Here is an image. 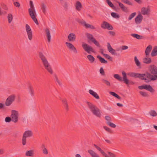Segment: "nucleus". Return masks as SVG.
<instances>
[{
    "mask_svg": "<svg viewBox=\"0 0 157 157\" xmlns=\"http://www.w3.org/2000/svg\"><path fill=\"white\" fill-rule=\"evenodd\" d=\"M16 96L15 95L13 94L9 96L6 99L5 105L7 106L10 105L14 101Z\"/></svg>",
    "mask_w": 157,
    "mask_h": 157,
    "instance_id": "obj_7",
    "label": "nucleus"
},
{
    "mask_svg": "<svg viewBox=\"0 0 157 157\" xmlns=\"http://www.w3.org/2000/svg\"><path fill=\"white\" fill-rule=\"evenodd\" d=\"M149 12V10L148 8L143 7L141 9V12L144 15H148Z\"/></svg>",
    "mask_w": 157,
    "mask_h": 157,
    "instance_id": "obj_28",
    "label": "nucleus"
},
{
    "mask_svg": "<svg viewBox=\"0 0 157 157\" xmlns=\"http://www.w3.org/2000/svg\"><path fill=\"white\" fill-rule=\"evenodd\" d=\"M101 27L103 29H107L109 30H112L113 29V26L108 22L105 21L103 22L101 25Z\"/></svg>",
    "mask_w": 157,
    "mask_h": 157,
    "instance_id": "obj_12",
    "label": "nucleus"
},
{
    "mask_svg": "<svg viewBox=\"0 0 157 157\" xmlns=\"http://www.w3.org/2000/svg\"><path fill=\"white\" fill-rule=\"evenodd\" d=\"M30 8L29 9H31L32 10L35 9L33 2L31 1H30Z\"/></svg>",
    "mask_w": 157,
    "mask_h": 157,
    "instance_id": "obj_55",
    "label": "nucleus"
},
{
    "mask_svg": "<svg viewBox=\"0 0 157 157\" xmlns=\"http://www.w3.org/2000/svg\"><path fill=\"white\" fill-rule=\"evenodd\" d=\"M28 12L29 16L35 23L37 25L39 24L36 18V14L35 9H29Z\"/></svg>",
    "mask_w": 157,
    "mask_h": 157,
    "instance_id": "obj_4",
    "label": "nucleus"
},
{
    "mask_svg": "<svg viewBox=\"0 0 157 157\" xmlns=\"http://www.w3.org/2000/svg\"><path fill=\"white\" fill-rule=\"evenodd\" d=\"M61 101L63 103V104L66 110L67 111L68 110V105L67 102V101L65 98L62 99L61 100Z\"/></svg>",
    "mask_w": 157,
    "mask_h": 157,
    "instance_id": "obj_27",
    "label": "nucleus"
},
{
    "mask_svg": "<svg viewBox=\"0 0 157 157\" xmlns=\"http://www.w3.org/2000/svg\"><path fill=\"white\" fill-rule=\"evenodd\" d=\"M14 4L17 7H19L20 6V4L18 2H14Z\"/></svg>",
    "mask_w": 157,
    "mask_h": 157,
    "instance_id": "obj_61",
    "label": "nucleus"
},
{
    "mask_svg": "<svg viewBox=\"0 0 157 157\" xmlns=\"http://www.w3.org/2000/svg\"><path fill=\"white\" fill-rule=\"evenodd\" d=\"M65 44L67 47L70 49L72 50L75 53L77 54V51L76 48L72 44L69 42H66Z\"/></svg>",
    "mask_w": 157,
    "mask_h": 157,
    "instance_id": "obj_15",
    "label": "nucleus"
},
{
    "mask_svg": "<svg viewBox=\"0 0 157 157\" xmlns=\"http://www.w3.org/2000/svg\"><path fill=\"white\" fill-rule=\"evenodd\" d=\"M111 53L112 55H117V53L116 52V51L115 50L113 49V50L111 51V52H110Z\"/></svg>",
    "mask_w": 157,
    "mask_h": 157,
    "instance_id": "obj_62",
    "label": "nucleus"
},
{
    "mask_svg": "<svg viewBox=\"0 0 157 157\" xmlns=\"http://www.w3.org/2000/svg\"><path fill=\"white\" fill-rule=\"evenodd\" d=\"M86 103L88 107L93 114L97 117H100L101 114L99 109L91 103L87 101Z\"/></svg>",
    "mask_w": 157,
    "mask_h": 157,
    "instance_id": "obj_2",
    "label": "nucleus"
},
{
    "mask_svg": "<svg viewBox=\"0 0 157 157\" xmlns=\"http://www.w3.org/2000/svg\"><path fill=\"white\" fill-rule=\"evenodd\" d=\"M143 18V16L141 14L138 15L135 18V21L136 24H140L141 23Z\"/></svg>",
    "mask_w": 157,
    "mask_h": 157,
    "instance_id": "obj_17",
    "label": "nucleus"
},
{
    "mask_svg": "<svg viewBox=\"0 0 157 157\" xmlns=\"http://www.w3.org/2000/svg\"><path fill=\"white\" fill-rule=\"evenodd\" d=\"M109 33L112 36H114L115 35V33L113 31H109Z\"/></svg>",
    "mask_w": 157,
    "mask_h": 157,
    "instance_id": "obj_63",
    "label": "nucleus"
},
{
    "mask_svg": "<svg viewBox=\"0 0 157 157\" xmlns=\"http://www.w3.org/2000/svg\"><path fill=\"white\" fill-rule=\"evenodd\" d=\"M104 56L106 57V58L108 59H109L111 61H112L113 58H112L109 55L107 54H104Z\"/></svg>",
    "mask_w": 157,
    "mask_h": 157,
    "instance_id": "obj_52",
    "label": "nucleus"
},
{
    "mask_svg": "<svg viewBox=\"0 0 157 157\" xmlns=\"http://www.w3.org/2000/svg\"><path fill=\"white\" fill-rule=\"evenodd\" d=\"M122 74L123 78V81L127 85H133L134 84V82H133L129 81V80L127 78L126 74L125 72L124 71H122Z\"/></svg>",
    "mask_w": 157,
    "mask_h": 157,
    "instance_id": "obj_13",
    "label": "nucleus"
},
{
    "mask_svg": "<svg viewBox=\"0 0 157 157\" xmlns=\"http://www.w3.org/2000/svg\"><path fill=\"white\" fill-rule=\"evenodd\" d=\"M102 81L105 83L107 86H110V82L108 80L104 79H102Z\"/></svg>",
    "mask_w": 157,
    "mask_h": 157,
    "instance_id": "obj_46",
    "label": "nucleus"
},
{
    "mask_svg": "<svg viewBox=\"0 0 157 157\" xmlns=\"http://www.w3.org/2000/svg\"><path fill=\"white\" fill-rule=\"evenodd\" d=\"M107 124L110 127L113 128H115L116 126V125L115 124L112 123L111 121L110 122H108Z\"/></svg>",
    "mask_w": 157,
    "mask_h": 157,
    "instance_id": "obj_45",
    "label": "nucleus"
},
{
    "mask_svg": "<svg viewBox=\"0 0 157 157\" xmlns=\"http://www.w3.org/2000/svg\"><path fill=\"white\" fill-rule=\"evenodd\" d=\"M148 69L150 73L147 72L144 74L145 82L147 83L157 79V67L154 65H151Z\"/></svg>",
    "mask_w": 157,
    "mask_h": 157,
    "instance_id": "obj_1",
    "label": "nucleus"
},
{
    "mask_svg": "<svg viewBox=\"0 0 157 157\" xmlns=\"http://www.w3.org/2000/svg\"><path fill=\"white\" fill-rule=\"evenodd\" d=\"M127 75L130 77L135 78H138L142 80L145 81L144 75V74H140L134 72H129L127 74Z\"/></svg>",
    "mask_w": 157,
    "mask_h": 157,
    "instance_id": "obj_5",
    "label": "nucleus"
},
{
    "mask_svg": "<svg viewBox=\"0 0 157 157\" xmlns=\"http://www.w3.org/2000/svg\"><path fill=\"white\" fill-rule=\"evenodd\" d=\"M106 2L110 7L115 10V7L110 0H106Z\"/></svg>",
    "mask_w": 157,
    "mask_h": 157,
    "instance_id": "obj_42",
    "label": "nucleus"
},
{
    "mask_svg": "<svg viewBox=\"0 0 157 157\" xmlns=\"http://www.w3.org/2000/svg\"><path fill=\"white\" fill-rule=\"evenodd\" d=\"M134 61L137 66L138 67L140 66V63L136 56L134 57Z\"/></svg>",
    "mask_w": 157,
    "mask_h": 157,
    "instance_id": "obj_44",
    "label": "nucleus"
},
{
    "mask_svg": "<svg viewBox=\"0 0 157 157\" xmlns=\"http://www.w3.org/2000/svg\"><path fill=\"white\" fill-rule=\"evenodd\" d=\"M86 36L88 39L93 43L96 46L100 47V45L99 42L96 40L92 34L89 33H86Z\"/></svg>",
    "mask_w": 157,
    "mask_h": 157,
    "instance_id": "obj_9",
    "label": "nucleus"
},
{
    "mask_svg": "<svg viewBox=\"0 0 157 157\" xmlns=\"http://www.w3.org/2000/svg\"><path fill=\"white\" fill-rule=\"evenodd\" d=\"M11 121H12L11 117H7L5 118V121L6 122H10Z\"/></svg>",
    "mask_w": 157,
    "mask_h": 157,
    "instance_id": "obj_53",
    "label": "nucleus"
},
{
    "mask_svg": "<svg viewBox=\"0 0 157 157\" xmlns=\"http://www.w3.org/2000/svg\"><path fill=\"white\" fill-rule=\"evenodd\" d=\"M88 152L91 157H101L98 154L92 150H88Z\"/></svg>",
    "mask_w": 157,
    "mask_h": 157,
    "instance_id": "obj_22",
    "label": "nucleus"
},
{
    "mask_svg": "<svg viewBox=\"0 0 157 157\" xmlns=\"http://www.w3.org/2000/svg\"><path fill=\"white\" fill-rule=\"evenodd\" d=\"M7 19L8 23H10L13 20V16L12 14L9 13L8 14Z\"/></svg>",
    "mask_w": 157,
    "mask_h": 157,
    "instance_id": "obj_37",
    "label": "nucleus"
},
{
    "mask_svg": "<svg viewBox=\"0 0 157 157\" xmlns=\"http://www.w3.org/2000/svg\"><path fill=\"white\" fill-rule=\"evenodd\" d=\"M131 36L139 40L142 39L143 38L142 36L136 34H131Z\"/></svg>",
    "mask_w": 157,
    "mask_h": 157,
    "instance_id": "obj_35",
    "label": "nucleus"
},
{
    "mask_svg": "<svg viewBox=\"0 0 157 157\" xmlns=\"http://www.w3.org/2000/svg\"><path fill=\"white\" fill-rule=\"evenodd\" d=\"M46 32V36L48 39V42L50 43L51 40V36L50 34V32L48 28H46L45 29Z\"/></svg>",
    "mask_w": 157,
    "mask_h": 157,
    "instance_id": "obj_19",
    "label": "nucleus"
},
{
    "mask_svg": "<svg viewBox=\"0 0 157 157\" xmlns=\"http://www.w3.org/2000/svg\"><path fill=\"white\" fill-rule=\"evenodd\" d=\"M41 148L42 150V152L45 155H47L48 154V151L46 148L45 145L42 144L41 146Z\"/></svg>",
    "mask_w": 157,
    "mask_h": 157,
    "instance_id": "obj_29",
    "label": "nucleus"
},
{
    "mask_svg": "<svg viewBox=\"0 0 157 157\" xmlns=\"http://www.w3.org/2000/svg\"><path fill=\"white\" fill-rule=\"evenodd\" d=\"M105 119L106 121V123L107 124L108 122H110L111 121V118L108 116H106L105 117Z\"/></svg>",
    "mask_w": 157,
    "mask_h": 157,
    "instance_id": "obj_48",
    "label": "nucleus"
},
{
    "mask_svg": "<svg viewBox=\"0 0 157 157\" xmlns=\"http://www.w3.org/2000/svg\"><path fill=\"white\" fill-rule=\"evenodd\" d=\"M94 146L99 151H100V153L103 155L105 153L103 150H102L101 148L97 146L96 144L94 145Z\"/></svg>",
    "mask_w": 157,
    "mask_h": 157,
    "instance_id": "obj_41",
    "label": "nucleus"
},
{
    "mask_svg": "<svg viewBox=\"0 0 157 157\" xmlns=\"http://www.w3.org/2000/svg\"><path fill=\"white\" fill-rule=\"evenodd\" d=\"M151 62V59L150 58L147 57H145L143 59V62L144 63L149 64Z\"/></svg>",
    "mask_w": 157,
    "mask_h": 157,
    "instance_id": "obj_32",
    "label": "nucleus"
},
{
    "mask_svg": "<svg viewBox=\"0 0 157 157\" xmlns=\"http://www.w3.org/2000/svg\"><path fill=\"white\" fill-rule=\"evenodd\" d=\"M89 91L90 94L92 95L96 99H99L100 98L99 97L98 94L96 92H94L92 90H90Z\"/></svg>",
    "mask_w": 157,
    "mask_h": 157,
    "instance_id": "obj_24",
    "label": "nucleus"
},
{
    "mask_svg": "<svg viewBox=\"0 0 157 157\" xmlns=\"http://www.w3.org/2000/svg\"><path fill=\"white\" fill-rule=\"evenodd\" d=\"M82 47L84 50L89 54H90L91 52L93 53L95 52L92 47L86 43L82 44Z\"/></svg>",
    "mask_w": 157,
    "mask_h": 157,
    "instance_id": "obj_8",
    "label": "nucleus"
},
{
    "mask_svg": "<svg viewBox=\"0 0 157 157\" xmlns=\"http://www.w3.org/2000/svg\"><path fill=\"white\" fill-rule=\"evenodd\" d=\"M109 94H110L112 95V96L115 97L116 98L118 95L117 94H116L114 92H110Z\"/></svg>",
    "mask_w": 157,
    "mask_h": 157,
    "instance_id": "obj_57",
    "label": "nucleus"
},
{
    "mask_svg": "<svg viewBox=\"0 0 157 157\" xmlns=\"http://www.w3.org/2000/svg\"><path fill=\"white\" fill-rule=\"evenodd\" d=\"M75 6L76 10L78 11H80L82 8V4L79 1H77L76 2Z\"/></svg>",
    "mask_w": 157,
    "mask_h": 157,
    "instance_id": "obj_25",
    "label": "nucleus"
},
{
    "mask_svg": "<svg viewBox=\"0 0 157 157\" xmlns=\"http://www.w3.org/2000/svg\"><path fill=\"white\" fill-rule=\"evenodd\" d=\"M4 106V104L0 103V109H2L3 108Z\"/></svg>",
    "mask_w": 157,
    "mask_h": 157,
    "instance_id": "obj_64",
    "label": "nucleus"
},
{
    "mask_svg": "<svg viewBox=\"0 0 157 157\" xmlns=\"http://www.w3.org/2000/svg\"><path fill=\"white\" fill-rule=\"evenodd\" d=\"M151 55L152 57L157 55V46L154 47L151 53Z\"/></svg>",
    "mask_w": 157,
    "mask_h": 157,
    "instance_id": "obj_30",
    "label": "nucleus"
},
{
    "mask_svg": "<svg viewBox=\"0 0 157 157\" xmlns=\"http://www.w3.org/2000/svg\"><path fill=\"white\" fill-rule=\"evenodd\" d=\"M87 57L88 59L90 61V63H93L94 61L95 58L91 55H88V56H87Z\"/></svg>",
    "mask_w": 157,
    "mask_h": 157,
    "instance_id": "obj_33",
    "label": "nucleus"
},
{
    "mask_svg": "<svg viewBox=\"0 0 157 157\" xmlns=\"http://www.w3.org/2000/svg\"><path fill=\"white\" fill-rule=\"evenodd\" d=\"M76 21L79 23L81 24V25L85 26L86 28H90V25L86 23V22L83 20L77 19Z\"/></svg>",
    "mask_w": 157,
    "mask_h": 157,
    "instance_id": "obj_16",
    "label": "nucleus"
},
{
    "mask_svg": "<svg viewBox=\"0 0 157 157\" xmlns=\"http://www.w3.org/2000/svg\"><path fill=\"white\" fill-rule=\"evenodd\" d=\"M123 2L130 5H132V3L128 0H122Z\"/></svg>",
    "mask_w": 157,
    "mask_h": 157,
    "instance_id": "obj_51",
    "label": "nucleus"
},
{
    "mask_svg": "<svg viewBox=\"0 0 157 157\" xmlns=\"http://www.w3.org/2000/svg\"><path fill=\"white\" fill-rule=\"evenodd\" d=\"M107 44L108 50L109 52H111V51L113 50V48H112L109 43H107Z\"/></svg>",
    "mask_w": 157,
    "mask_h": 157,
    "instance_id": "obj_50",
    "label": "nucleus"
},
{
    "mask_svg": "<svg viewBox=\"0 0 157 157\" xmlns=\"http://www.w3.org/2000/svg\"><path fill=\"white\" fill-rule=\"evenodd\" d=\"M45 68L51 74H53V71L49 63L44 65Z\"/></svg>",
    "mask_w": 157,
    "mask_h": 157,
    "instance_id": "obj_23",
    "label": "nucleus"
},
{
    "mask_svg": "<svg viewBox=\"0 0 157 157\" xmlns=\"http://www.w3.org/2000/svg\"><path fill=\"white\" fill-rule=\"evenodd\" d=\"M136 12H134L132 13L131 14H130L128 18V20H131L134 16L136 15Z\"/></svg>",
    "mask_w": 157,
    "mask_h": 157,
    "instance_id": "obj_47",
    "label": "nucleus"
},
{
    "mask_svg": "<svg viewBox=\"0 0 157 157\" xmlns=\"http://www.w3.org/2000/svg\"><path fill=\"white\" fill-rule=\"evenodd\" d=\"M140 94L143 97H147L148 96V94L147 93L143 91H140Z\"/></svg>",
    "mask_w": 157,
    "mask_h": 157,
    "instance_id": "obj_49",
    "label": "nucleus"
},
{
    "mask_svg": "<svg viewBox=\"0 0 157 157\" xmlns=\"http://www.w3.org/2000/svg\"><path fill=\"white\" fill-rule=\"evenodd\" d=\"M109 94H110L112 95V96L115 97L116 98L118 95L117 94H116L114 92H110Z\"/></svg>",
    "mask_w": 157,
    "mask_h": 157,
    "instance_id": "obj_58",
    "label": "nucleus"
},
{
    "mask_svg": "<svg viewBox=\"0 0 157 157\" xmlns=\"http://www.w3.org/2000/svg\"><path fill=\"white\" fill-rule=\"evenodd\" d=\"M117 2L118 3L120 7L121 8L123 11L125 12H127L128 11V10L127 7L124 6V5L122 3L118 1H117Z\"/></svg>",
    "mask_w": 157,
    "mask_h": 157,
    "instance_id": "obj_20",
    "label": "nucleus"
},
{
    "mask_svg": "<svg viewBox=\"0 0 157 157\" xmlns=\"http://www.w3.org/2000/svg\"><path fill=\"white\" fill-rule=\"evenodd\" d=\"M34 154V151L33 150H30L27 151L25 154V155L26 156L33 157Z\"/></svg>",
    "mask_w": 157,
    "mask_h": 157,
    "instance_id": "obj_26",
    "label": "nucleus"
},
{
    "mask_svg": "<svg viewBox=\"0 0 157 157\" xmlns=\"http://www.w3.org/2000/svg\"><path fill=\"white\" fill-rule=\"evenodd\" d=\"M39 57L40 58L44 65L49 63L45 56L41 52H39Z\"/></svg>",
    "mask_w": 157,
    "mask_h": 157,
    "instance_id": "obj_14",
    "label": "nucleus"
},
{
    "mask_svg": "<svg viewBox=\"0 0 157 157\" xmlns=\"http://www.w3.org/2000/svg\"><path fill=\"white\" fill-rule=\"evenodd\" d=\"M109 94H110L112 95V96L115 97L116 98L118 95L117 94H116L114 92H110Z\"/></svg>",
    "mask_w": 157,
    "mask_h": 157,
    "instance_id": "obj_59",
    "label": "nucleus"
},
{
    "mask_svg": "<svg viewBox=\"0 0 157 157\" xmlns=\"http://www.w3.org/2000/svg\"><path fill=\"white\" fill-rule=\"evenodd\" d=\"M114 77L115 78L117 79L119 81H123V79H122V78L118 74H114Z\"/></svg>",
    "mask_w": 157,
    "mask_h": 157,
    "instance_id": "obj_38",
    "label": "nucleus"
},
{
    "mask_svg": "<svg viewBox=\"0 0 157 157\" xmlns=\"http://www.w3.org/2000/svg\"><path fill=\"white\" fill-rule=\"evenodd\" d=\"M138 88L140 90L144 89L152 93L155 92V90L152 88L150 85H143L138 86Z\"/></svg>",
    "mask_w": 157,
    "mask_h": 157,
    "instance_id": "obj_10",
    "label": "nucleus"
},
{
    "mask_svg": "<svg viewBox=\"0 0 157 157\" xmlns=\"http://www.w3.org/2000/svg\"><path fill=\"white\" fill-rule=\"evenodd\" d=\"M104 128L109 133H112V131L111 129L107 126H104Z\"/></svg>",
    "mask_w": 157,
    "mask_h": 157,
    "instance_id": "obj_54",
    "label": "nucleus"
},
{
    "mask_svg": "<svg viewBox=\"0 0 157 157\" xmlns=\"http://www.w3.org/2000/svg\"><path fill=\"white\" fill-rule=\"evenodd\" d=\"M25 30L27 33L29 39L31 40L33 38V34L32 30L28 24L25 25Z\"/></svg>",
    "mask_w": 157,
    "mask_h": 157,
    "instance_id": "obj_11",
    "label": "nucleus"
},
{
    "mask_svg": "<svg viewBox=\"0 0 157 157\" xmlns=\"http://www.w3.org/2000/svg\"><path fill=\"white\" fill-rule=\"evenodd\" d=\"M149 114L151 116L153 117H155L157 116V113L156 112L153 110H151L149 113Z\"/></svg>",
    "mask_w": 157,
    "mask_h": 157,
    "instance_id": "obj_36",
    "label": "nucleus"
},
{
    "mask_svg": "<svg viewBox=\"0 0 157 157\" xmlns=\"http://www.w3.org/2000/svg\"><path fill=\"white\" fill-rule=\"evenodd\" d=\"M97 58L99 59L100 61L102 63H108L107 60H105L104 58H102L99 55L97 56Z\"/></svg>",
    "mask_w": 157,
    "mask_h": 157,
    "instance_id": "obj_34",
    "label": "nucleus"
},
{
    "mask_svg": "<svg viewBox=\"0 0 157 157\" xmlns=\"http://www.w3.org/2000/svg\"><path fill=\"white\" fill-rule=\"evenodd\" d=\"M33 133L31 130H27L25 131L23 133L22 140V144L23 145H25L26 144V138L33 136Z\"/></svg>",
    "mask_w": 157,
    "mask_h": 157,
    "instance_id": "obj_3",
    "label": "nucleus"
},
{
    "mask_svg": "<svg viewBox=\"0 0 157 157\" xmlns=\"http://www.w3.org/2000/svg\"><path fill=\"white\" fill-rule=\"evenodd\" d=\"M29 92L32 96L34 95V91L33 87L32 86H29Z\"/></svg>",
    "mask_w": 157,
    "mask_h": 157,
    "instance_id": "obj_31",
    "label": "nucleus"
},
{
    "mask_svg": "<svg viewBox=\"0 0 157 157\" xmlns=\"http://www.w3.org/2000/svg\"><path fill=\"white\" fill-rule=\"evenodd\" d=\"M19 114L17 111L12 110L11 111V117L12 121L15 123H17L18 120Z\"/></svg>",
    "mask_w": 157,
    "mask_h": 157,
    "instance_id": "obj_6",
    "label": "nucleus"
},
{
    "mask_svg": "<svg viewBox=\"0 0 157 157\" xmlns=\"http://www.w3.org/2000/svg\"><path fill=\"white\" fill-rule=\"evenodd\" d=\"M68 38L70 41H74L76 39V36L73 33H71L68 35Z\"/></svg>",
    "mask_w": 157,
    "mask_h": 157,
    "instance_id": "obj_18",
    "label": "nucleus"
},
{
    "mask_svg": "<svg viewBox=\"0 0 157 157\" xmlns=\"http://www.w3.org/2000/svg\"><path fill=\"white\" fill-rule=\"evenodd\" d=\"M63 6L65 10H67L68 9V4L67 2H64L63 3Z\"/></svg>",
    "mask_w": 157,
    "mask_h": 157,
    "instance_id": "obj_40",
    "label": "nucleus"
},
{
    "mask_svg": "<svg viewBox=\"0 0 157 157\" xmlns=\"http://www.w3.org/2000/svg\"><path fill=\"white\" fill-rule=\"evenodd\" d=\"M111 14L113 18H118L120 17L119 15L116 13L112 12L111 13Z\"/></svg>",
    "mask_w": 157,
    "mask_h": 157,
    "instance_id": "obj_43",
    "label": "nucleus"
},
{
    "mask_svg": "<svg viewBox=\"0 0 157 157\" xmlns=\"http://www.w3.org/2000/svg\"><path fill=\"white\" fill-rule=\"evenodd\" d=\"M152 48V46L151 45H149L146 48L145 51V54L146 57H148L149 56Z\"/></svg>",
    "mask_w": 157,
    "mask_h": 157,
    "instance_id": "obj_21",
    "label": "nucleus"
},
{
    "mask_svg": "<svg viewBox=\"0 0 157 157\" xmlns=\"http://www.w3.org/2000/svg\"><path fill=\"white\" fill-rule=\"evenodd\" d=\"M100 74L103 75H105V72L102 67H101L100 69Z\"/></svg>",
    "mask_w": 157,
    "mask_h": 157,
    "instance_id": "obj_56",
    "label": "nucleus"
},
{
    "mask_svg": "<svg viewBox=\"0 0 157 157\" xmlns=\"http://www.w3.org/2000/svg\"><path fill=\"white\" fill-rule=\"evenodd\" d=\"M46 6L44 3H42L41 6V9L43 12L44 14H45L46 13Z\"/></svg>",
    "mask_w": 157,
    "mask_h": 157,
    "instance_id": "obj_39",
    "label": "nucleus"
},
{
    "mask_svg": "<svg viewBox=\"0 0 157 157\" xmlns=\"http://www.w3.org/2000/svg\"><path fill=\"white\" fill-rule=\"evenodd\" d=\"M128 47L125 45H123L121 46V49L122 50H124L127 49Z\"/></svg>",
    "mask_w": 157,
    "mask_h": 157,
    "instance_id": "obj_60",
    "label": "nucleus"
}]
</instances>
